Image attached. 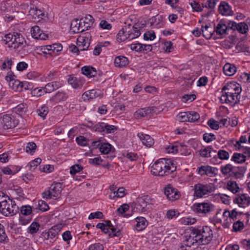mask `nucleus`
<instances>
[{"mask_svg":"<svg viewBox=\"0 0 250 250\" xmlns=\"http://www.w3.org/2000/svg\"><path fill=\"white\" fill-rule=\"evenodd\" d=\"M188 235L189 244L205 245L208 244L212 240L213 232L210 227L203 226L193 228Z\"/></svg>","mask_w":250,"mask_h":250,"instance_id":"1","label":"nucleus"},{"mask_svg":"<svg viewBox=\"0 0 250 250\" xmlns=\"http://www.w3.org/2000/svg\"><path fill=\"white\" fill-rule=\"evenodd\" d=\"M176 169V167L171 160L161 159L152 165L151 172L154 175L164 176L172 173Z\"/></svg>","mask_w":250,"mask_h":250,"instance_id":"2","label":"nucleus"},{"mask_svg":"<svg viewBox=\"0 0 250 250\" xmlns=\"http://www.w3.org/2000/svg\"><path fill=\"white\" fill-rule=\"evenodd\" d=\"M215 187L212 184L198 183L194 185V196L196 198H202L209 194L215 190Z\"/></svg>","mask_w":250,"mask_h":250,"instance_id":"3","label":"nucleus"},{"mask_svg":"<svg viewBox=\"0 0 250 250\" xmlns=\"http://www.w3.org/2000/svg\"><path fill=\"white\" fill-rule=\"evenodd\" d=\"M192 210L198 214L207 215L215 209V206L210 202H202L194 204L191 207Z\"/></svg>","mask_w":250,"mask_h":250,"instance_id":"4","label":"nucleus"},{"mask_svg":"<svg viewBox=\"0 0 250 250\" xmlns=\"http://www.w3.org/2000/svg\"><path fill=\"white\" fill-rule=\"evenodd\" d=\"M62 190V184L60 183L53 184L48 190L42 192V197L46 199H56L60 196Z\"/></svg>","mask_w":250,"mask_h":250,"instance_id":"5","label":"nucleus"},{"mask_svg":"<svg viewBox=\"0 0 250 250\" xmlns=\"http://www.w3.org/2000/svg\"><path fill=\"white\" fill-rule=\"evenodd\" d=\"M18 211V207L15 202L8 199L0 205V212L6 216H13L17 213Z\"/></svg>","mask_w":250,"mask_h":250,"instance_id":"6","label":"nucleus"},{"mask_svg":"<svg viewBox=\"0 0 250 250\" xmlns=\"http://www.w3.org/2000/svg\"><path fill=\"white\" fill-rule=\"evenodd\" d=\"M27 46L24 38L21 34L16 33L14 37V41H12V43H9L8 46L13 47L14 49L19 48V51L21 49H23Z\"/></svg>","mask_w":250,"mask_h":250,"instance_id":"7","label":"nucleus"},{"mask_svg":"<svg viewBox=\"0 0 250 250\" xmlns=\"http://www.w3.org/2000/svg\"><path fill=\"white\" fill-rule=\"evenodd\" d=\"M222 95L220 97V101L222 103L229 104L231 105L238 104L240 102L239 97L237 96L228 94L227 91H224L222 89Z\"/></svg>","mask_w":250,"mask_h":250,"instance_id":"8","label":"nucleus"},{"mask_svg":"<svg viewBox=\"0 0 250 250\" xmlns=\"http://www.w3.org/2000/svg\"><path fill=\"white\" fill-rule=\"evenodd\" d=\"M224 91H226L228 93V94L237 96L240 99V93L241 92V88L238 84L235 83H228L224 86L222 89Z\"/></svg>","mask_w":250,"mask_h":250,"instance_id":"9","label":"nucleus"},{"mask_svg":"<svg viewBox=\"0 0 250 250\" xmlns=\"http://www.w3.org/2000/svg\"><path fill=\"white\" fill-rule=\"evenodd\" d=\"M164 193L167 199L171 201L178 199L181 196L179 191L170 185H168L165 188Z\"/></svg>","mask_w":250,"mask_h":250,"instance_id":"10","label":"nucleus"},{"mask_svg":"<svg viewBox=\"0 0 250 250\" xmlns=\"http://www.w3.org/2000/svg\"><path fill=\"white\" fill-rule=\"evenodd\" d=\"M0 123L5 129L15 127L17 125L16 120H14L9 115H3L0 118Z\"/></svg>","mask_w":250,"mask_h":250,"instance_id":"11","label":"nucleus"},{"mask_svg":"<svg viewBox=\"0 0 250 250\" xmlns=\"http://www.w3.org/2000/svg\"><path fill=\"white\" fill-rule=\"evenodd\" d=\"M91 36L85 34V36H80L77 38V44L80 50H86L90 44Z\"/></svg>","mask_w":250,"mask_h":250,"instance_id":"12","label":"nucleus"},{"mask_svg":"<svg viewBox=\"0 0 250 250\" xmlns=\"http://www.w3.org/2000/svg\"><path fill=\"white\" fill-rule=\"evenodd\" d=\"M157 109V108L155 106H151L141 108L137 110L134 113V116L135 118L140 119L156 113Z\"/></svg>","mask_w":250,"mask_h":250,"instance_id":"13","label":"nucleus"},{"mask_svg":"<svg viewBox=\"0 0 250 250\" xmlns=\"http://www.w3.org/2000/svg\"><path fill=\"white\" fill-rule=\"evenodd\" d=\"M218 169L209 166H203L199 167L198 173L201 175H207L213 177L217 174Z\"/></svg>","mask_w":250,"mask_h":250,"instance_id":"14","label":"nucleus"},{"mask_svg":"<svg viewBox=\"0 0 250 250\" xmlns=\"http://www.w3.org/2000/svg\"><path fill=\"white\" fill-rule=\"evenodd\" d=\"M233 202L239 207H243L250 204V197L245 194L237 195L234 198Z\"/></svg>","mask_w":250,"mask_h":250,"instance_id":"15","label":"nucleus"},{"mask_svg":"<svg viewBox=\"0 0 250 250\" xmlns=\"http://www.w3.org/2000/svg\"><path fill=\"white\" fill-rule=\"evenodd\" d=\"M100 90L98 89H91L86 91L82 96L84 101H90L100 96Z\"/></svg>","mask_w":250,"mask_h":250,"instance_id":"16","label":"nucleus"},{"mask_svg":"<svg viewBox=\"0 0 250 250\" xmlns=\"http://www.w3.org/2000/svg\"><path fill=\"white\" fill-rule=\"evenodd\" d=\"M149 198L147 196H143L138 198L135 205L137 210L141 211H145L147 204H149Z\"/></svg>","mask_w":250,"mask_h":250,"instance_id":"17","label":"nucleus"},{"mask_svg":"<svg viewBox=\"0 0 250 250\" xmlns=\"http://www.w3.org/2000/svg\"><path fill=\"white\" fill-rule=\"evenodd\" d=\"M61 227L60 225L53 226L47 232H43L42 235L45 239H52L60 232Z\"/></svg>","mask_w":250,"mask_h":250,"instance_id":"18","label":"nucleus"},{"mask_svg":"<svg viewBox=\"0 0 250 250\" xmlns=\"http://www.w3.org/2000/svg\"><path fill=\"white\" fill-rule=\"evenodd\" d=\"M218 10L220 13L225 16H232L233 12L230 6L225 1H222L219 6Z\"/></svg>","mask_w":250,"mask_h":250,"instance_id":"19","label":"nucleus"},{"mask_svg":"<svg viewBox=\"0 0 250 250\" xmlns=\"http://www.w3.org/2000/svg\"><path fill=\"white\" fill-rule=\"evenodd\" d=\"M71 29L75 33L82 32L85 31L84 29V25L81 19L80 20H76L73 21L71 23Z\"/></svg>","mask_w":250,"mask_h":250,"instance_id":"20","label":"nucleus"},{"mask_svg":"<svg viewBox=\"0 0 250 250\" xmlns=\"http://www.w3.org/2000/svg\"><path fill=\"white\" fill-rule=\"evenodd\" d=\"M137 136L142 141L143 145L147 147H151L154 143L153 139L149 135L138 133Z\"/></svg>","mask_w":250,"mask_h":250,"instance_id":"21","label":"nucleus"},{"mask_svg":"<svg viewBox=\"0 0 250 250\" xmlns=\"http://www.w3.org/2000/svg\"><path fill=\"white\" fill-rule=\"evenodd\" d=\"M63 85L62 82L55 81L47 83L44 87V91L45 92L50 93L62 87Z\"/></svg>","mask_w":250,"mask_h":250,"instance_id":"22","label":"nucleus"},{"mask_svg":"<svg viewBox=\"0 0 250 250\" xmlns=\"http://www.w3.org/2000/svg\"><path fill=\"white\" fill-rule=\"evenodd\" d=\"M246 169L243 167H234L230 177L240 179L244 177Z\"/></svg>","mask_w":250,"mask_h":250,"instance_id":"23","label":"nucleus"},{"mask_svg":"<svg viewBox=\"0 0 250 250\" xmlns=\"http://www.w3.org/2000/svg\"><path fill=\"white\" fill-rule=\"evenodd\" d=\"M68 83L74 89H80L83 85V83L82 80L71 76L68 79Z\"/></svg>","mask_w":250,"mask_h":250,"instance_id":"24","label":"nucleus"},{"mask_svg":"<svg viewBox=\"0 0 250 250\" xmlns=\"http://www.w3.org/2000/svg\"><path fill=\"white\" fill-rule=\"evenodd\" d=\"M216 152V150H213L212 146H209L199 150L198 154L202 157L208 158L211 157L212 152L215 153Z\"/></svg>","mask_w":250,"mask_h":250,"instance_id":"25","label":"nucleus"},{"mask_svg":"<svg viewBox=\"0 0 250 250\" xmlns=\"http://www.w3.org/2000/svg\"><path fill=\"white\" fill-rule=\"evenodd\" d=\"M82 73L88 77H94L97 75L96 69L90 66H84L81 68Z\"/></svg>","mask_w":250,"mask_h":250,"instance_id":"26","label":"nucleus"},{"mask_svg":"<svg viewBox=\"0 0 250 250\" xmlns=\"http://www.w3.org/2000/svg\"><path fill=\"white\" fill-rule=\"evenodd\" d=\"M201 30L203 36L207 39H210L215 32V29H213L210 24L202 26Z\"/></svg>","mask_w":250,"mask_h":250,"instance_id":"27","label":"nucleus"},{"mask_svg":"<svg viewBox=\"0 0 250 250\" xmlns=\"http://www.w3.org/2000/svg\"><path fill=\"white\" fill-rule=\"evenodd\" d=\"M127 32V38L129 40H132L138 38L141 35V32L136 24L132 27V29Z\"/></svg>","mask_w":250,"mask_h":250,"instance_id":"28","label":"nucleus"},{"mask_svg":"<svg viewBox=\"0 0 250 250\" xmlns=\"http://www.w3.org/2000/svg\"><path fill=\"white\" fill-rule=\"evenodd\" d=\"M214 29L217 34L220 35H223L226 34L227 30H228L227 24L225 21L223 20L219 21Z\"/></svg>","mask_w":250,"mask_h":250,"instance_id":"29","label":"nucleus"},{"mask_svg":"<svg viewBox=\"0 0 250 250\" xmlns=\"http://www.w3.org/2000/svg\"><path fill=\"white\" fill-rule=\"evenodd\" d=\"M236 70V67L233 64L229 63L225 64L223 67L224 73L226 75L229 76L233 75Z\"/></svg>","mask_w":250,"mask_h":250,"instance_id":"30","label":"nucleus"},{"mask_svg":"<svg viewBox=\"0 0 250 250\" xmlns=\"http://www.w3.org/2000/svg\"><path fill=\"white\" fill-rule=\"evenodd\" d=\"M82 21L84 25V29L88 30L93 24L94 18L90 15H87L84 17L81 18Z\"/></svg>","mask_w":250,"mask_h":250,"instance_id":"31","label":"nucleus"},{"mask_svg":"<svg viewBox=\"0 0 250 250\" xmlns=\"http://www.w3.org/2000/svg\"><path fill=\"white\" fill-rule=\"evenodd\" d=\"M135 221L136 222V229L138 231L144 229L147 226L146 220L144 217H137Z\"/></svg>","mask_w":250,"mask_h":250,"instance_id":"32","label":"nucleus"},{"mask_svg":"<svg viewBox=\"0 0 250 250\" xmlns=\"http://www.w3.org/2000/svg\"><path fill=\"white\" fill-rule=\"evenodd\" d=\"M234 167L230 164H227L221 167L220 171L224 176L230 177Z\"/></svg>","mask_w":250,"mask_h":250,"instance_id":"33","label":"nucleus"},{"mask_svg":"<svg viewBox=\"0 0 250 250\" xmlns=\"http://www.w3.org/2000/svg\"><path fill=\"white\" fill-rule=\"evenodd\" d=\"M130 25H128V27L126 26L123 27L121 30H120L117 35V41L119 42H122L125 41V40L128 39L127 35L125 34V33L127 32V28H129Z\"/></svg>","mask_w":250,"mask_h":250,"instance_id":"34","label":"nucleus"},{"mask_svg":"<svg viewBox=\"0 0 250 250\" xmlns=\"http://www.w3.org/2000/svg\"><path fill=\"white\" fill-rule=\"evenodd\" d=\"M246 156L243 154L234 153L230 160L237 164H242L246 160Z\"/></svg>","mask_w":250,"mask_h":250,"instance_id":"35","label":"nucleus"},{"mask_svg":"<svg viewBox=\"0 0 250 250\" xmlns=\"http://www.w3.org/2000/svg\"><path fill=\"white\" fill-rule=\"evenodd\" d=\"M114 150L113 146L108 143H102L100 147V152L104 154H109L111 152H113Z\"/></svg>","mask_w":250,"mask_h":250,"instance_id":"36","label":"nucleus"},{"mask_svg":"<svg viewBox=\"0 0 250 250\" xmlns=\"http://www.w3.org/2000/svg\"><path fill=\"white\" fill-rule=\"evenodd\" d=\"M114 63L116 66L122 67L128 64V59L124 56H118L115 58Z\"/></svg>","mask_w":250,"mask_h":250,"instance_id":"37","label":"nucleus"},{"mask_svg":"<svg viewBox=\"0 0 250 250\" xmlns=\"http://www.w3.org/2000/svg\"><path fill=\"white\" fill-rule=\"evenodd\" d=\"M20 168L16 166H9V167H4L2 169V172L5 174L14 175L20 171Z\"/></svg>","mask_w":250,"mask_h":250,"instance_id":"38","label":"nucleus"},{"mask_svg":"<svg viewBox=\"0 0 250 250\" xmlns=\"http://www.w3.org/2000/svg\"><path fill=\"white\" fill-rule=\"evenodd\" d=\"M125 195V188L121 187L118 188L116 191L111 192L109 195L110 199H114L115 198H122Z\"/></svg>","mask_w":250,"mask_h":250,"instance_id":"39","label":"nucleus"},{"mask_svg":"<svg viewBox=\"0 0 250 250\" xmlns=\"http://www.w3.org/2000/svg\"><path fill=\"white\" fill-rule=\"evenodd\" d=\"M227 188L233 193H236L239 192L240 190V188L236 182L233 181H229L227 183Z\"/></svg>","mask_w":250,"mask_h":250,"instance_id":"40","label":"nucleus"},{"mask_svg":"<svg viewBox=\"0 0 250 250\" xmlns=\"http://www.w3.org/2000/svg\"><path fill=\"white\" fill-rule=\"evenodd\" d=\"M49 109L45 105H42L39 107L36 111L38 115L42 117L43 119H45L46 116L48 113Z\"/></svg>","mask_w":250,"mask_h":250,"instance_id":"41","label":"nucleus"},{"mask_svg":"<svg viewBox=\"0 0 250 250\" xmlns=\"http://www.w3.org/2000/svg\"><path fill=\"white\" fill-rule=\"evenodd\" d=\"M67 98L66 93L63 91H58L52 97V99L56 102H60V101H64Z\"/></svg>","mask_w":250,"mask_h":250,"instance_id":"42","label":"nucleus"},{"mask_svg":"<svg viewBox=\"0 0 250 250\" xmlns=\"http://www.w3.org/2000/svg\"><path fill=\"white\" fill-rule=\"evenodd\" d=\"M190 5L192 8L193 11L198 12H201L204 7V5L203 4H200L199 2L195 0L191 2L190 3Z\"/></svg>","mask_w":250,"mask_h":250,"instance_id":"43","label":"nucleus"},{"mask_svg":"<svg viewBox=\"0 0 250 250\" xmlns=\"http://www.w3.org/2000/svg\"><path fill=\"white\" fill-rule=\"evenodd\" d=\"M185 240L184 242V245H182L180 246L178 249V250H192L191 249V247L193 246L195 244H189V243L188 242V240H189V239H188V234L185 236Z\"/></svg>","mask_w":250,"mask_h":250,"instance_id":"44","label":"nucleus"},{"mask_svg":"<svg viewBox=\"0 0 250 250\" xmlns=\"http://www.w3.org/2000/svg\"><path fill=\"white\" fill-rule=\"evenodd\" d=\"M237 27L236 30L241 34H244L247 33L249 30L248 25L244 22L238 23Z\"/></svg>","mask_w":250,"mask_h":250,"instance_id":"45","label":"nucleus"},{"mask_svg":"<svg viewBox=\"0 0 250 250\" xmlns=\"http://www.w3.org/2000/svg\"><path fill=\"white\" fill-rule=\"evenodd\" d=\"M37 146L34 142H29L27 144L25 150L26 152L33 154L36 149Z\"/></svg>","mask_w":250,"mask_h":250,"instance_id":"46","label":"nucleus"},{"mask_svg":"<svg viewBox=\"0 0 250 250\" xmlns=\"http://www.w3.org/2000/svg\"><path fill=\"white\" fill-rule=\"evenodd\" d=\"M217 157L221 160H227L229 158V154L225 150L220 149L217 152Z\"/></svg>","mask_w":250,"mask_h":250,"instance_id":"47","label":"nucleus"},{"mask_svg":"<svg viewBox=\"0 0 250 250\" xmlns=\"http://www.w3.org/2000/svg\"><path fill=\"white\" fill-rule=\"evenodd\" d=\"M42 159L38 158L30 162L27 165V167L30 170L35 169V168L41 164Z\"/></svg>","mask_w":250,"mask_h":250,"instance_id":"48","label":"nucleus"},{"mask_svg":"<svg viewBox=\"0 0 250 250\" xmlns=\"http://www.w3.org/2000/svg\"><path fill=\"white\" fill-rule=\"evenodd\" d=\"M40 226L37 222H33L28 228V232L31 234L36 233L39 229Z\"/></svg>","mask_w":250,"mask_h":250,"instance_id":"49","label":"nucleus"},{"mask_svg":"<svg viewBox=\"0 0 250 250\" xmlns=\"http://www.w3.org/2000/svg\"><path fill=\"white\" fill-rule=\"evenodd\" d=\"M189 122H195L200 118L199 114L194 111H188Z\"/></svg>","mask_w":250,"mask_h":250,"instance_id":"50","label":"nucleus"},{"mask_svg":"<svg viewBox=\"0 0 250 250\" xmlns=\"http://www.w3.org/2000/svg\"><path fill=\"white\" fill-rule=\"evenodd\" d=\"M177 118L180 122H189L188 111L179 113Z\"/></svg>","mask_w":250,"mask_h":250,"instance_id":"51","label":"nucleus"},{"mask_svg":"<svg viewBox=\"0 0 250 250\" xmlns=\"http://www.w3.org/2000/svg\"><path fill=\"white\" fill-rule=\"evenodd\" d=\"M15 76L13 72L10 71L7 73V75L5 76V80L7 82H9L10 83V84H11V83H12L13 84L14 83H13V81H14V82L16 83L17 85H18L19 84H20V82L19 81H15Z\"/></svg>","mask_w":250,"mask_h":250,"instance_id":"52","label":"nucleus"},{"mask_svg":"<svg viewBox=\"0 0 250 250\" xmlns=\"http://www.w3.org/2000/svg\"><path fill=\"white\" fill-rule=\"evenodd\" d=\"M179 212L176 209H169L167 211L166 216L167 218L170 220L175 216H178Z\"/></svg>","mask_w":250,"mask_h":250,"instance_id":"53","label":"nucleus"},{"mask_svg":"<svg viewBox=\"0 0 250 250\" xmlns=\"http://www.w3.org/2000/svg\"><path fill=\"white\" fill-rule=\"evenodd\" d=\"M48 47L51 49L52 53H57L61 51L62 49V46L61 43H54L49 45Z\"/></svg>","mask_w":250,"mask_h":250,"instance_id":"54","label":"nucleus"},{"mask_svg":"<svg viewBox=\"0 0 250 250\" xmlns=\"http://www.w3.org/2000/svg\"><path fill=\"white\" fill-rule=\"evenodd\" d=\"M156 38L155 32L152 30L146 31L144 35V39L145 40L152 41Z\"/></svg>","mask_w":250,"mask_h":250,"instance_id":"55","label":"nucleus"},{"mask_svg":"<svg viewBox=\"0 0 250 250\" xmlns=\"http://www.w3.org/2000/svg\"><path fill=\"white\" fill-rule=\"evenodd\" d=\"M31 207L29 205L23 206L21 208V212L22 215H28L32 213Z\"/></svg>","mask_w":250,"mask_h":250,"instance_id":"56","label":"nucleus"},{"mask_svg":"<svg viewBox=\"0 0 250 250\" xmlns=\"http://www.w3.org/2000/svg\"><path fill=\"white\" fill-rule=\"evenodd\" d=\"M41 31V30L38 26L35 25L32 27L31 29V34L32 37L35 39L38 38V36H39Z\"/></svg>","mask_w":250,"mask_h":250,"instance_id":"57","label":"nucleus"},{"mask_svg":"<svg viewBox=\"0 0 250 250\" xmlns=\"http://www.w3.org/2000/svg\"><path fill=\"white\" fill-rule=\"evenodd\" d=\"M180 223L184 225H189L193 224L196 220L194 218H183L180 220Z\"/></svg>","mask_w":250,"mask_h":250,"instance_id":"58","label":"nucleus"},{"mask_svg":"<svg viewBox=\"0 0 250 250\" xmlns=\"http://www.w3.org/2000/svg\"><path fill=\"white\" fill-rule=\"evenodd\" d=\"M39 209L42 211H45L49 209L48 204L44 201L39 200L38 202Z\"/></svg>","mask_w":250,"mask_h":250,"instance_id":"59","label":"nucleus"},{"mask_svg":"<svg viewBox=\"0 0 250 250\" xmlns=\"http://www.w3.org/2000/svg\"><path fill=\"white\" fill-rule=\"evenodd\" d=\"M238 213L235 210V209H233L231 212H230L229 221L226 222V224L228 225V228L230 224L232 223V220L234 221L237 219Z\"/></svg>","mask_w":250,"mask_h":250,"instance_id":"60","label":"nucleus"},{"mask_svg":"<svg viewBox=\"0 0 250 250\" xmlns=\"http://www.w3.org/2000/svg\"><path fill=\"white\" fill-rule=\"evenodd\" d=\"M83 167L78 165H75L72 166L70 168V173L72 175H75L82 171Z\"/></svg>","mask_w":250,"mask_h":250,"instance_id":"61","label":"nucleus"},{"mask_svg":"<svg viewBox=\"0 0 250 250\" xmlns=\"http://www.w3.org/2000/svg\"><path fill=\"white\" fill-rule=\"evenodd\" d=\"M196 99L195 94L184 95L182 97V101L184 102H190L194 101Z\"/></svg>","mask_w":250,"mask_h":250,"instance_id":"62","label":"nucleus"},{"mask_svg":"<svg viewBox=\"0 0 250 250\" xmlns=\"http://www.w3.org/2000/svg\"><path fill=\"white\" fill-rule=\"evenodd\" d=\"M203 140L207 143H209L215 140V136L212 133H206L203 135Z\"/></svg>","mask_w":250,"mask_h":250,"instance_id":"63","label":"nucleus"},{"mask_svg":"<svg viewBox=\"0 0 250 250\" xmlns=\"http://www.w3.org/2000/svg\"><path fill=\"white\" fill-rule=\"evenodd\" d=\"M244 228V223L240 221H237L233 223V229L235 231L241 230Z\"/></svg>","mask_w":250,"mask_h":250,"instance_id":"64","label":"nucleus"}]
</instances>
